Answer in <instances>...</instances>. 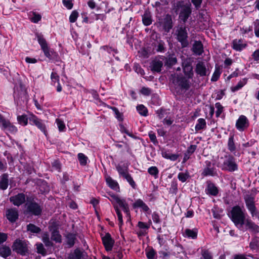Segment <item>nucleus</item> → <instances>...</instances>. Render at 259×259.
<instances>
[{"mask_svg":"<svg viewBox=\"0 0 259 259\" xmlns=\"http://www.w3.org/2000/svg\"><path fill=\"white\" fill-rule=\"evenodd\" d=\"M109 200L114 205V209L118 217L119 226L121 227L123 225L122 216L119 209L118 208L117 204L119 207L122 208L124 212L126 214L127 217H130V213L128 205L124 199H120L115 195H110V198H109Z\"/></svg>","mask_w":259,"mask_h":259,"instance_id":"obj_1","label":"nucleus"},{"mask_svg":"<svg viewBox=\"0 0 259 259\" xmlns=\"http://www.w3.org/2000/svg\"><path fill=\"white\" fill-rule=\"evenodd\" d=\"M230 217L238 228L243 230L244 224L247 219L245 213L239 206L236 205L232 208Z\"/></svg>","mask_w":259,"mask_h":259,"instance_id":"obj_2","label":"nucleus"},{"mask_svg":"<svg viewBox=\"0 0 259 259\" xmlns=\"http://www.w3.org/2000/svg\"><path fill=\"white\" fill-rule=\"evenodd\" d=\"M37 38L38 42L41 47V49L46 57L49 59H52L57 56V53L53 49L48 47L46 39L42 36L37 35Z\"/></svg>","mask_w":259,"mask_h":259,"instance_id":"obj_3","label":"nucleus"},{"mask_svg":"<svg viewBox=\"0 0 259 259\" xmlns=\"http://www.w3.org/2000/svg\"><path fill=\"white\" fill-rule=\"evenodd\" d=\"M246 206L250 211L252 217L259 218V212L255 205V198L252 195H246L244 197Z\"/></svg>","mask_w":259,"mask_h":259,"instance_id":"obj_4","label":"nucleus"},{"mask_svg":"<svg viewBox=\"0 0 259 259\" xmlns=\"http://www.w3.org/2000/svg\"><path fill=\"white\" fill-rule=\"evenodd\" d=\"M176 34L178 40L181 43L182 47H187L188 45V41L186 27L183 25L178 26L176 31Z\"/></svg>","mask_w":259,"mask_h":259,"instance_id":"obj_5","label":"nucleus"},{"mask_svg":"<svg viewBox=\"0 0 259 259\" xmlns=\"http://www.w3.org/2000/svg\"><path fill=\"white\" fill-rule=\"evenodd\" d=\"M221 168L222 170L233 172L238 169V165L236 163L234 157L228 156L225 157Z\"/></svg>","mask_w":259,"mask_h":259,"instance_id":"obj_6","label":"nucleus"},{"mask_svg":"<svg viewBox=\"0 0 259 259\" xmlns=\"http://www.w3.org/2000/svg\"><path fill=\"white\" fill-rule=\"evenodd\" d=\"M182 66L183 72L185 75L189 79L193 78L194 73L193 71V67L192 65V60L191 58H182Z\"/></svg>","mask_w":259,"mask_h":259,"instance_id":"obj_7","label":"nucleus"},{"mask_svg":"<svg viewBox=\"0 0 259 259\" xmlns=\"http://www.w3.org/2000/svg\"><path fill=\"white\" fill-rule=\"evenodd\" d=\"M0 127L2 130L6 133H10L11 134H15L17 132V128L9 120L5 119L2 115L0 114Z\"/></svg>","mask_w":259,"mask_h":259,"instance_id":"obj_8","label":"nucleus"},{"mask_svg":"<svg viewBox=\"0 0 259 259\" xmlns=\"http://www.w3.org/2000/svg\"><path fill=\"white\" fill-rule=\"evenodd\" d=\"M12 248L13 251L21 255H25L28 252L27 243L20 239H17L14 242Z\"/></svg>","mask_w":259,"mask_h":259,"instance_id":"obj_9","label":"nucleus"},{"mask_svg":"<svg viewBox=\"0 0 259 259\" xmlns=\"http://www.w3.org/2000/svg\"><path fill=\"white\" fill-rule=\"evenodd\" d=\"M25 206L27 212L31 214L39 215L41 213L42 209L40 206L34 201H28Z\"/></svg>","mask_w":259,"mask_h":259,"instance_id":"obj_10","label":"nucleus"},{"mask_svg":"<svg viewBox=\"0 0 259 259\" xmlns=\"http://www.w3.org/2000/svg\"><path fill=\"white\" fill-rule=\"evenodd\" d=\"M192 10L191 5H183L181 6V11L179 13V19L184 23H185L190 15Z\"/></svg>","mask_w":259,"mask_h":259,"instance_id":"obj_11","label":"nucleus"},{"mask_svg":"<svg viewBox=\"0 0 259 259\" xmlns=\"http://www.w3.org/2000/svg\"><path fill=\"white\" fill-rule=\"evenodd\" d=\"M29 120L32 124L36 125L45 134H46V127L42 120L39 119L35 115L31 113L29 114Z\"/></svg>","mask_w":259,"mask_h":259,"instance_id":"obj_12","label":"nucleus"},{"mask_svg":"<svg viewBox=\"0 0 259 259\" xmlns=\"http://www.w3.org/2000/svg\"><path fill=\"white\" fill-rule=\"evenodd\" d=\"M102 240L106 250L107 251L112 250L115 242L110 234L106 233L104 236L102 235Z\"/></svg>","mask_w":259,"mask_h":259,"instance_id":"obj_13","label":"nucleus"},{"mask_svg":"<svg viewBox=\"0 0 259 259\" xmlns=\"http://www.w3.org/2000/svg\"><path fill=\"white\" fill-rule=\"evenodd\" d=\"M249 122L247 118L244 115H240L236 122V127L239 131H244L248 128Z\"/></svg>","mask_w":259,"mask_h":259,"instance_id":"obj_14","label":"nucleus"},{"mask_svg":"<svg viewBox=\"0 0 259 259\" xmlns=\"http://www.w3.org/2000/svg\"><path fill=\"white\" fill-rule=\"evenodd\" d=\"M195 71L196 73L200 76H207L210 73L209 69L206 68L205 63L202 61L197 63Z\"/></svg>","mask_w":259,"mask_h":259,"instance_id":"obj_15","label":"nucleus"},{"mask_svg":"<svg viewBox=\"0 0 259 259\" xmlns=\"http://www.w3.org/2000/svg\"><path fill=\"white\" fill-rule=\"evenodd\" d=\"M10 201L14 205L19 206L25 201V195L23 193H19L10 198Z\"/></svg>","mask_w":259,"mask_h":259,"instance_id":"obj_16","label":"nucleus"},{"mask_svg":"<svg viewBox=\"0 0 259 259\" xmlns=\"http://www.w3.org/2000/svg\"><path fill=\"white\" fill-rule=\"evenodd\" d=\"M7 219L11 223L15 222L18 219V211L16 208H12L8 209L6 211Z\"/></svg>","mask_w":259,"mask_h":259,"instance_id":"obj_17","label":"nucleus"},{"mask_svg":"<svg viewBox=\"0 0 259 259\" xmlns=\"http://www.w3.org/2000/svg\"><path fill=\"white\" fill-rule=\"evenodd\" d=\"M161 23L163 29L166 32H168L173 26L171 16L168 14L164 17Z\"/></svg>","mask_w":259,"mask_h":259,"instance_id":"obj_18","label":"nucleus"},{"mask_svg":"<svg viewBox=\"0 0 259 259\" xmlns=\"http://www.w3.org/2000/svg\"><path fill=\"white\" fill-rule=\"evenodd\" d=\"M87 256L85 251L77 248L73 252L70 253L68 259H85Z\"/></svg>","mask_w":259,"mask_h":259,"instance_id":"obj_19","label":"nucleus"},{"mask_svg":"<svg viewBox=\"0 0 259 259\" xmlns=\"http://www.w3.org/2000/svg\"><path fill=\"white\" fill-rule=\"evenodd\" d=\"M246 230H249L251 232L256 234L259 232V226L256 225L249 219H247L244 224Z\"/></svg>","mask_w":259,"mask_h":259,"instance_id":"obj_20","label":"nucleus"},{"mask_svg":"<svg viewBox=\"0 0 259 259\" xmlns=\"http://www.w3.org/2000/svg\"><path fill=\"white\" fill-rule=\"evenodd\" d=\"M246 47L247 44L242 39H235L232 41V48L237 51H241Z\"/></svg>","mask_w":259,"mask_h":259,"instance_id":"obj_21","label":"nucleus"},{"mask_svg":"<svg viewBox=\"0 0 259 259\" xmlns=\"http://www.w3.org/2000/svg\"><path fill=\"white\" fill-rule=\"evenodd\" d=\"M163 66V62L159 60L155 59L151 63V70L153 72H159L161 70Z\"/></svg>","mask_w":259,"mask_h":259,"instance_id":"obj_22","label":"nucleus"},{"mask_svg":"<svg viewBox=\"0 0 259 259\" xmlns=\"http://www.w3.org/2000/svg\"><path fill=\"white\" fill-rule=\"evenodd\" d=\"M198 231L196 229H186L183 232V236L184 237L195 239L197 237Z\"/></svg>","mask_w":259,"mask_h":259,"instance_id":"obj_23","label":"nucleus"},{"mask_svg":"<svg viewBox=\"0 0 259 259\" xmlns=\"http://www.w3.org/2000/svg\"><path fill=\"white\" fill-rule=\"evenodd\" d=\"M177 82L178 85L180 86L181 89L187 90L190 87L189 81L185 77H178L177 78Z\"/></svg>","mask_w":259,"mask_h":259,"instance_id":"obj_24","label":"nucleus"},{"mask_svg":"<svg viewBox=\"0 0 259 259\" xmlns=\"http://www.w3.org/2000/svg\"><path fill=\"white\" fill-rule=\"evenodd\" d=\"M9 185V175L5 173L2 175L0 177V189L6 190L7 189Z\"/></svg>","mask_w":259,"mask_h":259,"instance_id":"obj_25","label":"nucleus"},{"mask_svg":"<svg viewBox=\"0 0 259 259\" xmlns=\"http://www.w3.org/2000/svg\"><path fill=\"white\" fill-rule=\"evenodd\" d=\"M52 83L54 85L57 84V91L60 92L62 91V87L59 83V76L56 72H52L51 76Z\"/></svg>","mask_w":259,"mask_h":259,"instance_id":"obj_26","label":"nucleus"},{"mask_svg":"<svg viewBox=\"0 0 259 259\" xmlns=\"http://www.w3.org/2000/svg\"><path fill=\"white\" fill-rule=\"evenodd\" d=\"M211 163L210 162H208L207 163V166L203 169V171L202 173V175L203 176H213L215 175L216 172L214 170V168L213 167H210Z\"/></svg>","mask_w":259,"mask_h":259,"instance_id":"obj_27","label":"nucleus"},{"mask_svg":"<svg viewBox=\"0 0 259 259\" xmlns=\"http://www.w3.org/2000/svg\"><path fill=\"white\" fill-rule=\"evenodd\" d=\"M193 51L195 54L200 55L203 52V45L201 41H196L193 46Z\"/></svg>","mask_w":259,"mask_h":259,"instance_id":"obj_28","label":"nucleus"},{"mask_svg":"<svg viewBox=\"0 0 259 259\" xmlns=\"http://www.w3.org/2000/svg\"><path fill=\"white\" fill-rule=\"evenodd\" d=\"M207 193L213 196H217L219 193L217 187L212 183H208L206 189Z\"/></svg>","mask_w":259,"mask_h":259,"instance_id":"obj_29","label":"nucleus"},{"mask_svg":"<svg viewBox=\"0 0 259 259\" xmlns=\"http://www.w3.org/2000/svg\"><path fill=\"white\" fill-rule=\"evenodd\" d=\"M206 127V123L205 120L203 118H199L197 120V123L196 124L195 129L196 132L201 130L205 129Z\"/></svg>","mask_w":259,"mask_h":259,"instance_id":"obj_30","label":"nucleus"},{"mask_svg":"<svg viewBox=\"0 0 259 259\" xmlns=\"http://www.w3.org/2000/svg\"><path fill=\"white\" fill-rule=\"evenodd\" d=\"M11 254V250L9 247L3 246L0 247V255L4 258L10 256Z\"/></svg>","mask_w":259,"mask_h":259,"instance_id":"obj_31","label":"nucleus"},{"mask_svg":"<svg viewBox=\"0 0 259 259\" xmlns=\"http://www.w3.org/2000/svg\"><path fill=\"white\" fill-rule=\"evenodd\" d=\"M106 180L109 187H110L111 189L116 190L119 189L118 183L116 181L113 180L111 177H107Z\"/></svg>","mask_w":259,"mask_h":259,"instance_id":"obj_32","label":"nucleus"},{"mask_svg":"<svg viewBox=\"0 0 259 259\" xmlns=\"http://www.w3.org/2000/svg\"><path fill=\"white\" fill-rule=\"evenodd\" d=\"M142 21L146 26H148L152 23L151 16L149 12H145L142 17Z\"/></svg>","mask_w":259,"mask_h":259,"instance_id":"obj_33","label":"nucleus"},{"mask_svg":"<svg viewBox=\"0 0 259 259\" xmlns=\"http://www.w3.org/2000/svg\"><path fill=\"white\" fill-rule=\"evenodd\" d=\"M247 81V78H243L242 79L240 80L236 86L232 87L231 88L232 92H235L240 90L246 84Z\"/></svg>","mask_w":259,"mask_h":259,"instance_id":"obj_34","label":"nucleus"},{"mask_svg":"<svg viewBox=\"0 0 259 259\" xmlns=\"http://www.w3.org/2000/svg\"><path fill=\"white\" fill-rule=\"evenodd\" d=\"M17 119L19 124L23 126H26L28 124L29 117H28L26 114H23L18 115L17 117Z\"/></svg>","mask_w":259,"mask_h":259,"instance_id":"obj_35","label":"nucleus"},{"mask_svg":"<svg viewBox=\"0 0 259 259\" xmlns=\"http://www.w3.org/2000/svg\"><path fill=\"white\" fill-rule=\"evenodd\" d=\"M52 240L55 241L56 242H61V236L59 234V231L57 229H54L52 232L51 235Z\"/></svg>","mask_w":259,"mask_h":259,"instance_id":"obj_36","label":"nucleus"},{"mask_svg":"<svg viewBox=\"0 0 259 259\" xmlns=\"http://www.w3.org/2000/svg\"><path fill=\"white\" fill-rule=\"evenodd\" d=\"M221 74V68L218 66H215L214 72L213 73L211 80L212 81H216L219 78Z\"/></svg>","mask_w":259,"mask_h":259,"instance_id":"obj_37","label":"nucleus"},{"mask_svg":"<svg viewBox=\"0 0 259 259\" xmlns=\"http://www.w3.org/2000/svg\"><path fill=\"white\" fill-rule=\"evenodd\" d=\"M27 230L32 233H38L41 231L40 228L32 224H29L27 226Z\"/></svg>","mask_w":259,"mask_h":259,"instance_id":"obj_38","label":"nucleus"},{"mask_svg":"<svg viewBox=\"0 0 259 259\" xmlns=\"http://www.w3.org/2000/svg\"><path fill=\"white\" fill-rule=\"evenodd\" d=\"M228 149L231 152H234L236 150V146L234 141V136L231 135L229 138L228 142Z\"/></svg>","mask_w":259,"mask_h":259,"instance_id":"obj_39","label":"nucleus"},{"mask_svg":"<svg viewBox=\"0 0 259 259\" xmlns=\"http://www.w3.org/2000/svg\"><path fill=\"white\" fill-rule=\"evenodd\" d=\"M250 247L253 250L259 249V237H254L250 243Z\"/></svg>","mask_w":259,"mask_h":259,"instance_id":"obj_40","label":"nucleus"},{"mask_svg":"<svg viewBox=\"0 0 259 259\" xmlns=\"http://www.w3.org/2000/svg\"><path fill=\"white\" fill-rule=\"evenodd\" d=\"M116 168L119 175L122 176L123 177L128 174L127 168L119 164L116 166Z\"/></svg>","mask_w":259,"mask_h":259,"instance_id":"obj_41","label":"nucleus"},{"mask_svg":"<svg viewBox=\"0 0 259 259\" xmlns=\"http://www.w3.org/2000/svg\"><path fill=\"white\" fill-rule=\"evenodd\" d=\"M42 240L46 246H51L53 243L50 240L49 235L48 233H44L42 234Z\"/></svg>","mask_w":259,"mask_h":259,"instance_id":"obj_42","label":"nucleus"},{"mask_svg":"<svg viewBox=\"0 0 259 259\" xmlns=\"http://www.w3.org/2000/svg\"><path fill=\"white\" fill-rule=\"evenodd\" d=\"M67 243L70 246V247H72L75 243V240L76 239V237L75 235L73 234H69L67 235Z\"/></svg>","mask_w":259,"mask_h":259,"instance_id":"obj_43","label":"nucleus"},{"mask_svg":"<svg viewBox=\"0 0 259 259\" xmlns=\"http://www.w3.org/2000/svg\"><path fill=\"white\" fill-rule=\"evenodd\" d=\"M148 173L154 176L155 178L158 177L159 170L156 166H151L148 169Z\"/></svg>","mask_w":259,"mask_h":259,"instance_id":"obj_44","label":"nucleus"},{"mask_svg":"<svg viewBox=\"0 0 259 259\" xmlns=\"http://www.w3.org/2000/svg\"><path fill=\"white\" fill-rule=\"evenodd\" d=\"M78 159L81 165H85L87 163L88 157L83 153L78 154Z\"/></svg>","mask_w":259,"mask_h":259,"instance_id":"obj_45","label":"nucleus"},{"mask_svg":"<svg viewBox=\"0 0 259 259\" xmlns=\"http://www.w3.org/2000/svg\"><path fill=\"white\" fill-rule=\"evenodd\" d=\"M32 15L30 14L31 17L30 20L33 23H37L41 20V16L39 14L35 12H32Z\"/></svg>","mask_w":259,"mask_h":259,"instance_id":"obj_46","label":"nucleus"},{"mask_svg":"<svg viewBox=\"0 0 259 259\" xmlns=\"http://www.w3.org/2000/svg\"><path fill=\"white\" fill-rule=\"evenodd\" d=\"M127 181V182L129 183V184L132 186V187L134 189H135L136 187V184L134 181L133 178L132 177L131 175L130 174H127L126 176H125L123 177Z\"/></svg>","mask_w":259,"mask_h":259,"instance_id":"obj_47","label":"nucleus"},{"mask_svg":"<svg viewBox=\"0 0 259 259\" xmlns=\"http://www.w3.org/2000/svg\"><path fill=\"white\" fill-rule=\"evenodd\" d=\"M137 109L139 113L143 116H146L147 115L148 110L147 108L143 105H139L137 107Z\"/></svg>","mask_w":259,"mask_h":259,"instance_id":"obj_48","label":"nucleus"},{"mask_svg":"<svg viewBox=\"0 0 259 259\" xmlns=\"http://www.w3.org/2000/svg\"><path fill=\"white\" fill-rule=\"evenodd\" d=\"M177 62V60L176 57L170 56L167 58L165 65L168 67H171L176 64Z\"/></svg>","mask_w":259,"mask_h":259,"instance_id":"obj_49","label":"nucleus"},{"mask_svg":"<svg viewBox=\"0 0 259 259\" xmlns=\"http://www.w3.org/2000/svg\"><path fill=\"white\" fill-rule=\"evenodd\" d=\"M215 107L217 108L216 111V116L217 117H219L221 113L223 112L224 107L223 106L220 104V103L218 102L215 104Z\"/></svg>","mask_w":259,"mask_h":259,"instance_id":"obj_50","label":"nucleus"},{"mask_svg":"<svg viewBox=\"0 0 259 259\" xmlns=\"http://www.w3.org/2000/svg\"><path fill=\"white\" fill-rule=\"evenodd\" d=\"M151 224V222L150 221L149 224H147L142 222H139L138 223V227L141 229L143 230H145L147 231V230L150 228V224Z\"/></svg>","mask_w":259,"mask_h":259,"instance_id":"obj_51","label":"nucleus"},{"mask_svg":"<svg viewBox=\"0 0 259 259\" xmlns=\"http://www.w3.org/2000/svg\"><path fill=\"white\" fill-rule=\"evenodd\" d=\"M78 17V13L75 10L72 11L69 17V21L71 23L75 22Z\"/></svg>","mask_w":259,"mask_h":259,"instance_id":"obj_52","label":"nucleus"},{"mask_svg":"<svg viewBox=\"0 0 259 259\" xmlns=\"http://www.w3.org/2000/svg\"><path fill=\"white\" fill-rule=\"evenodd\" d=\"M201 254L204 259H212L210 252L207 249L202 250Z\"/></svg>","mask_w":259,"mask_h":259,"instance_id":"obj_53","label":"nucleus"},{"mask_svg":"<svg viewBox=\"0 0 259 259\" xmlns=\"http://www.w3.org/2000/svg\"><path fill=\"white\" fill-rule=\"evenodd\" d=\"M56 122L57 124L59 131H63L65 128V125L64 122L61 119L57 118L56 120Z\"/></svg>","mask_w":259,"mask_h":259,"instance_id":"obj_54","label":"nucleus"},{"mask_svg":"<svg viewBox=\"0 0 259 259\" xmlns=\"http://www.w3.org/2000/svg\"><path fill=\"white\" fill-rule=\"evenodd\" d=\"M37 252L41 254L42 255L46 254V250L44 247L43 245L41 243L36 244Z\"/></svg>","mask_w":259,"mask_h":259,"instance_id":"obj_55","label":"nucleus"},{"mask_svg":"<svg viewBox=\"0 0 259 259\" xmlns=\"http://www.w3.org/2000/svg\"><path fill=\"white\" fill-rule=\"evenodd\" d=\"M178 177L180 181L182 182H185L188 178L189 175L186 173L180 172L179 174Z\"/></svg>","mask_w":259,"mask_h":259,"instance_id":"obj_56","label":"nucleus"},{"mask_svg":"<svg viewBox=\"0 0 259 259\" xmlns=\"http://www.w3.org/2000/svg\"><path fill=\"white\" fill-rule=\"evenodd\" d=\"M134 69L137 73L140 74L141 76H143L145 74L144 70L138 64H135Z\"/></svg>","mask_w":259,"mask_h":259,"instance_id":"obj_57","label":"nucleus"},{"mask_svg":"<svg viewBox=\"0 0 259 259\" xmlns=\"http://www.w3.org/2000/svg\"><path fill=\"white\" fill-rule=\"evenodd\" d=\"M225 95V93L224 91L220 90V91L215 93L214 94L212 95V97L213 98H215L216 100H221L222 99L223 96Z\"/></svg>","mask_w":259,"mask_h":259,"instance_id":"obj_58","label":"nucleus"},{"mask_svg":"<svg viewBox=\"0 0 259 259\" xmlns=\"http://www.w3.org/2000/svg\"><path fill=\"white\" fill-rule=\"evenodd\" d=\"M52 168L54 170H57L58 171H60L61 164L60 162L57 160H55L52 163Z\"/></svg>","mask_w":259,"mask_h":259,"instance_id":"obj_59","label":"nucleus"},{"mask_svg":"<svg viewBox=\"0 0 259 259\" xmlns=\"http://www.w3.org/2000/svg\"><path fill=\"white\" fill-rule=\"evenodd\" d=\"M63 4L68 9H71L73 7L72 0H63Z\"/></svg>","mask_w":259,"mask_h":259,"instance_id":"obj_60","label":"nucleus"},{"mask_svg":"<svg viewBox=\"0 0 259 259\" xmlns=\"http://www.w3.org/2000/svg\"><path fill=\"white\" fill-rule=\"evenodd\" d=\"M140 92L145 96H149L151 93V90L148 88L143 87L141 89Z\"/></svg>","mask_w":259,"mask_h":259,"instance_id":"obj_61","label":"nucleus"},{"mask_svg":"<svg viewBox=\"0 0 259 259\" xmlns=\"http://www.w3.org/2000/svg\"><path fill=\"white\" fill-rule=\"evenodd\" d=\"M152 218L153 222L156 224H160L161 221L159 215L155 212H153L152 215Z\"/></svg>","mask_w":259,"mask_h":259,"instance_id":"obj_62","label":"nucleus"},{"mask_svg":"<svg viewBox=\"0 0 259 259\" xmlns=\"http://www.w3.org/2000/svg\"><path fill=\"white\" fill-rule=\"evenodd\" d=\"M155 254L156 252L153 249L146 252V256L148 259H154Z\"/></svg>","mask_w":259,"mask_h":259,"instance_id":"obj_63","label":"nucleus"},{"mask_svg":"<svg viewBox=\"0 0 259 259\" xmlns=\"http://www.w3.org/2000/svg\"><path fill=\"white\" fill-rule=\"evenodd\" d=\"M254 33L256 36L259 37V21L256 20L255 22Z\"/></svg>","mask_w":259,"mask_h":259,"instance_id":"obj_64","label":"nucleus"}]
</instances>
